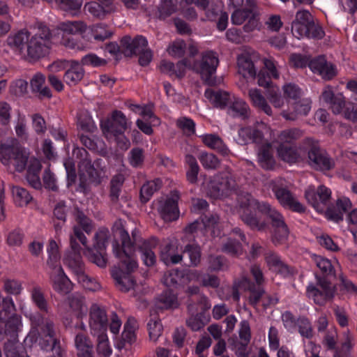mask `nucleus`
Listing matches in <instances>:
<instances>
[{
    "mask_svg": "<svg viewBox=\"0 0 357 357\" xmlns=\"http://www.w3.org/2000/svg\"><path fill=\"white\" fill-rule=\"evenodd\" d=\"M238 213L242 221L250 228L259 231L264 230L267 227V223L264 220L253 213V211H257L260 213L266 215L271 222L273 228L271 241L275 245L284 244L289 234V230L284 221L283 215L268 202L259 201L253 197L250 194L241 195L238 198Z\"/></svg>",
    "mask_w": 357,
    "mask_h": 357,
    "instance_id": "1",
    "label": "nucleus"
},
{
    "mask_svg": "<svg viewBox=\"0 0 357 357\" xmlns=\"http://www.w3.org/2000/svg\"><path fill=\"white\" fill-rule=\"evenodd\" d=\"M119 237L121 242V248L117 243L113 244V251L121 263L126 266L128 272L133 271L137 267V261L134 253L138 249L142 253V257L147 266H153L155 262V255L152 249L158 245V239L151 238L148 240L142 238L138 230L132 231V237L128 231L121 228L119 229Z\"/></svg>",
    "mask_w": 357,
    "mask_h": 357,
    "instance_id": "2",
    "label": "nucleus"
},
{
    "mask_svg": "<svg viewBox=\"0 0 357 357\" xmlns=\"http://www.w3.org/2000/svg\"><path fill=\"white\" fill-rule=\"evenodd\" d=\"M28 153L16 139L0 144V161L8 169L22 172L26 168Z\"/></svg>",
    "mask_w": 357,
    "mask_h": 357,
    "instance_id": "3",
    "label": "nucleus"
},
{
    "mask_svg": "<svg viewBox=\"0 0 357 357\" xmlns=\"http://www.w3.org/2000/svg\"><path fill=\"white\" fill-rule=\"evenodd\" d=\"M291 32L297 38L321 39L325 33L321 26L316 24L311 13L306 10H298L291 24Z\"/></svg>",
    "mask_w": 357,
    "mask_h": 357,
    "instance_id": "4",
    "label": "nucleus"
},
{
    "mask_svg": "<svg viewBox=\"0 0 357 357\" xmlns=\"http://www.w3.org/2000/svg\"><path fill=\"white\" fill-rule=\"evenodd\" d=\"M130 124L131 122L128 121L121 111L114 110L112 113L110 119L101 123V128L107 139L116 142L121 139L123 144L121 148L127 149L130 143L124 137L123 133Z\"/></svg>",
    "mask_w": 357,
    "mask_h": 357,
    "instance_id": "5",
    "label": "nucleus"
},
{
    "mask_svg": "<svg viewBox=\"0 0 357 357\" xmlns=\"http://www.w3.org/2000/svg\"><path fill=\"white\" fill-rule=\"evenodd\" d=\"M237 189L235 178L230 172H221L215 175L206 184V193L213 199H222L229 196Z\"/></svg>",
    "mask_w": 357,
    "mask_h": 357,
    "instance_id": "6",
    "label": "nucleus"
},
{
    "mask_svg": "<svg viewBox=\"0 0 357 357\" xmlns=\"http://www.w3.org/2000/svg\"><path fill=\"white\" fill-rule=\"evenodd\" d=\"M52 34L45 24L39 23L37 31L29 38L27 45V55L33 59L45 56L48 52L52 44Z\"/></svg>",
    "mask_w": 357,
    "mask_h": 357,
    "instance_id": "7",
    "label": "nucleus"
},
{
    "mask_svg": "<svg viewBox=\"0 0 357 357\" xmlns=\"http://www.w3.org/2000/svg\"><path fill=\"white\" fill-rule=\"evenodd\" d=\"M181 14L190 20L197 17L195 8L191 6L192 4L204 12L206 19L208 20H214L220 11L219 6L211 0H181Z\"/></svg>",
    "mask_w": 357,
    "mask_h": 357,
    "instance_id": "8",
    "label": "nucleus"
},
{
    "mask_svg": "<svg viewBox=\"0 0 357 357\" xmlns=\"http://www.w3.org/2000/svg\"><path fill=\"white\" fill-rule=\"evenodd\" d=\"M317 284H308L306 289V295L319 305H323L328 300L333 298L335 288L330 281L324 277L316 275Z\"/></svg>",
    "mask_w": 357,
    "mask_h": 357,
    "instance_id": "9",
    "label": "nucleus"
},
{
    "mask_svg": "<svg viewBox=\"0 0 357 357\" xmlns=\"http://www.w3.org/2000/svg\"><path fill=\"white\" fill-rule=\"evenodd\" d=\"M219 60L216 54L211 51L206 52L202 54V59L195 62L192 68L200 75L202 80L208 85L215 84V74Z\"/></svg>",
    "mask_w": 357,
    "mask_h": 357,
    "instance_id": "10",
    "label": "nucleus"
},
{
    "mask_svg": "<svg viewBox=\"0 0 357 357\" xmlns=\"http://www.w3.org/2000/svg\"><path fill=\"white\" fill-rule=\"evenodd\" d=\"M303 144L310 147L308 151L309 165L316 170L328 171L333 169L335 162L328 155L321 149L312 138H306Z\"/></svg>",
    "mask_w": 357,
    "mask_h": 357,
    "instance_id": "11",
    "label": "nucleus"
},
{
    "mask_svg": "<svg viewBox=\"0 0 357 357\" xmlns=\"http://www.w3.org/2000/svg\"><path fill=\"white\" fill-rule=\"evenodd\" d=\"M260 11L245 7L235 10L231 16V20L235 25H241L245 23L243 26V31L250 33L260 29Z\"/></svg>",
    "mask_w": 357,
    "mask_h": 357,
    "instance_id": "12",
    "label": "nucleus"
},
{
    "mask_svg": "<svg viewBox=\"0 0 357 357\" xmlns=\"http://www.w3.org/2000/svg\"><path fill=\"white\" fill-rule=\"evenodd\" d=\"M180 198L178 191L171 192L170 196L158 201L157 211L166 222L176 220L179 217L178 201Z\"/></svg>",
    "mask_w": 357,
    "mask_h": 357,
    "instance_id": "13",
    "label": "nucleus"
},
{
    "mask_svg": "<svg viewBox=\"0 0 357 357\" xmlns=\"http://www.w3.org/2000/svg\"><path fill=\"white\" fill-rule=\"evenodd\" d=\"M305 195L309 204L317 211L323 212L331 198V191L324 185H320L317 189L310 186L306 190Z\"/></svg>",
    "mask_w": 357,
    "mask_h": 357,
    "instance_id": "14",
    "label": "nucleus"
},
{
    "mask_svg": "<svg viewBox=\"0 0 357 357\" xmlns=\"http://www.w3.org/2000/svg\"><path fill=\"white\" fill-rule=\"evenodd\" d=\"M85 13L93 18L104 20L117 10L115 0H95L87 2L84 6Z\"/></svg>",
    "mask_w": 357,
    "mask_h": 357,
    "instance_id": "15",
    "label": "nucleus"
},
{
    "mask_svg": "<svg viewBox=\"0 0 357 357\" xmlns=\"http://www.w3.org/2000/svg\"><path fill=\"white\" fill-rule=\"evenodd\" d=\"M107 315L105 308L93 303L89 308V328L92 335L105 333L107 326Z\"/></svg>",
    "mask_w": 357,
    "mask_h": 357,
    "instance_id": "16",
    "label": "nucleus"
},
{
    "mask_svg": "<svg viewBox=\"0 0 357 357\" xmlns=\"http://www.w3.org/2000/svg\"><path fill=\"white\" fill-rule=\"evenodd\" d=\"M271 189L276 199L283 207L298 213L305 211V206L288 189L280 187L275 183H273Z\"/></svg>",
    "mask_w": 357,
    "mask_h": 357,
    "instance_id": "17",
    "label": "nucleus"
},
{
    "mask_svg": "<svg viewBox=\"0 0 357 357\" xmlns=\"http://www.w3.org/2000/svg\"><path fill=\"white\" fill-rule=\"evenodd\" d=\"M50 278L53 289L61 294H67L73 289V283L63 272L62 267H51Z\"/></svg>",
    "mask_w": 357,
    "mask_h": 357,
    "instance_id": "18",
    "label": "nucleus"
},
{
    "mask_svg": "<svg viewBox=\"0 0 357 357\" xmlns=\"http://www.w3.org/2000/svg\"><path fill=\"white\" fill-rule=\"evenodd\" d=\"M352 204L349 198L340 197L335 204L328 206L325 211L327 219L339 222L343 220L344 214L351 210Z\"/></svg>",
    "mask_w": 357,
    "mask_h": 357,
    "instance_id": "19",
    "label": "nucleus"
},
{
    "mask_svg": "<svg viewBox=\"0 0 357 357\" xmlns=\"http://www.w3.org/2000/svg\"><path fill=\"white\" fill-rule=\"evenodd\" d=\"M147 45V40L142 36H137L133 39L126 36L121 39V53L126 56H132L142 52Z\"/></svg>",
    "mask_w": 357,
    "mask_h": 357,
    "instance_id": "20",
    "label": "nucleus"
},
{
    "mask_svg": "<svg viewBox=\"0 0 357 357\" xmlns=\"http://www.w3.org/2000/svg\"><path fill=\"white\" fill-rule=\"evenodd\" d=\"M311 109V100L302 98L294 101L287 110L281 112V116L286 120L295 121L301 116H307Z\"/></svg>",
    "mask_w": 357,
    "mask_h": 357,
    "instance_id": "21",
    "label": "nucleus"
},
{
    "mask_svg": "<svg viewBox=\"0 0 357 357\" xmlns=\"http://www.w3.org/2000/svg\"><path fill=\"white\" fill-rule=\"evenodd\" d=\"M309 67L314 73H318L326 80L332 79L337 73L336 66L328 62L324 56H319L310 61Z\"/></svg>",
    "mask_w": 357,
    "mask_h": 357,
    "instance_id": "22",
    "label": "nucleus"
},
{
    "mask_svg": "<svg viewBox=\"0 0 357 357\" xmlns=\"http://www.w3.org/2000/svg\"><path fill=\"white\" fill-rule=\"evenodd\" d=\"M75 264L74 272L77 280L85 288L92 291H96L101 288L100 284L94 278L87 275L83 268V263L79 256L73 261Z\"/></svg>",
    "mask_w": 357,
    "mask_h": 357,
    "instance_id": "23",
    "label": "nucleus"
},
{
    "mask_svg": "<svg viewBox=\"0 0 357 357\" xmlns=\"http://www.w3.org/2000/svg\"><path fill=\"white\" fill-rule=\"evenodd\" d=\"M227 112L233 117L244 120L250 117L251 110L245 100L233 95L227 108Z\"/></svg>",
    "mask_w": 357,
    "mask_h": 357,
    "instance_id": "24",
    "label": "nucleus"
},
{
    "mask_svg": "<svg viewBox=\"0 0 357 357\" xmlns=\"http://www.w3.org/2000/svg\"><path fill=\"white\" fill-rule=\"evenodd\" d=\"M258 59V54L255 52L250 55L243 54L238 56L237 61L238 72L245 77H255L257 70L255 63Z\"/></svg>",
    "mask_w": 357,
    "mask_h": 357,
    "instance_id": "25",
    "label": "nucleus"
},
{
    "mask_svg": "<svg viewBox=\"0 0 357 357\" xmlns=\"http://www.w3.org/2000/svg\"><path fill=\"white\" fill-rule=\"evenodd\" d=\"M66 302L71 313L77 319H82L86 317L88 307L86 299L83 296L79 294H73L67 298Z\"/></svg>",
    "mask_w": 357,
    "mask_h": 357,
    "instance_id": "26",
    "label": "nucleus"
},
{
    "mask_svg": "<svg viewBox=\"0 0 357 357\" xmlns=\"http://www.w3.org/2000/svg\"><path fill=\"white\" fill-rule=\"evenodd\" d=\"M205 97L216 107L227 109L232 98V94L218 89H206Z\"/></svg>",
    "mask_w": 357,
    "mask_h": 357,
    "instance_id": "27",
    "label": "nucleus"
},
{
    "mask_svg": "<svg viewBox=\"0 0 357 357\" xmlns=\"http://www.w3.org/2000/svg\"><path fill=\"white\" fill-rule=\"evenodd\" d=\"M75 346L78 357H93V344L88 335L77 333L75 337Z\"/></svg>",
    "mask_w": 357,
    "mask_h": 357,
    "instance_id": "28",
    "label": "nucleus"
},
{
    "mask_svg": "<svg viewBox=\"0 0 357 357\" xmlns=\"http://www.w3.org/2000/svg\"><path fill=\"white\" fill-rule=\"evenodd\" d=\"M138 328L137 320L133 317H129L124 325L121 340L118 343L117 348L121 349L126 347V344L130 345L136 340L135 331Z\"/></svg>",
    "mask_w": 357,
    "mask_h": 357,
    "instance_id": "29",
    "label": "nucleus"
},
{
    "mask_svg": "<svg viewBox=\"0 0 357 357\" xmlns=\"http://www.w3.org/2000/svg\"><path fill=\"white\" fill-rule=\"evenodd\" d=\"M248 96L254 107L261 112H263L268 116H271L273 115V109L271 105L268 104L266 98L264 96L259 89H249Z\"/></svg>",
    "mask_w": 357,
    "mask_h": 357,
    "instance_id": "30",
    "label": "nucleus"
},
{
    "mask_svg": "<svg viewBox=\"0 0 357 357\" xmlns=\"http://www.w3.org/2000/svg\"><path fill=\"white\" fill-rule=\"evenodd\" d=\"M29 40V31L21 30L13 35L9 36L7 38V44L14 51L22 54L25 50L26 51Z\"/></svg>",
    "mask_w": 357,
    "mask_h": 357,
    "instance_id": "31",
    "label": "nucleus"
},
{
    "mask_svg": "<svg viewBox=\"0 0 357 357\" xmlns=\"http://www.w3.org/2000/svg\"><path fill=\"white\" fill-rule=\"evenodd\" d=\"M204 229L202 225L200 224V220H197L183 229V236L181 241L183 243H192L195 242L197 238L201 239L206 235Z\"/></svg>",
    "mask_w": 357,
    "mask_h": 357,
    "instance_id": "32",
    "label": "nucleus"
},
{
    "mask_svg": "<svg viewBox=\"0 0 357 357\" xmlns=\"http://www.w3.org/2000/svg\"><path fill=\"white\" fill-rule=\"evenodd\" d=\"M176 247L170 242H165L160 246V260L166 265L176 264L182 261L183 256L176 253Z\"/></svg>",
    "mask_w": 357,
    "mask_h": 357,
    "instance_id": "33",
    "label": "nucleus"
},
{
    "mask_svg": "<svg viewBox=\"0 0 357 357\" xmlns=\"http://www.w3.org/2000/svg\"><path fill=\"white\" fill-rule=\"evenodd\" d=\"M258 162L264 169L270 170L275 167V160L273 155L272 146L270 143H265L259 148Z\"/></svg>",
    "mask_w": 357,
    "mask_h": 357,
    "instance_id": "34",
    "label": "nucleus"
},
{
    "mask_svg": "<svg viewBox=\"0 0 357 357\" xmlns=\"http://www.w3.org/2000/svg\"><path fill=\"white\" fill-rule=\"evenodd\" d=\"M45 77L40 73L35 74L30 80L31 88L33 92L37 93L40 98H51L52 93L50 89L44 86Z\"/></svg>",
    "mask_w": 357,
    "mask_h": 357,
    "instance_id": "35",
    "label": "nucleus"
},
{
    "mask_svg": "<svg viewBox=\"0 0 357 357\" xmlns=\"http://www.w3.org/2000/svg\"><path fill=\"white\" fill-rule=\"evenodd\" d=\"M84 73L82 65L72 60L70 61V68L64 74L63 80L68 85H75L83 78Z\"/></svg>",
    "mask_w": 357,
    "mask_h": 357,
    "instance_id": "36",
    "label": "nucleus"
},
{
    "mask_svg": "<svg viewBox=\"0 0 357 357\" xmlns=\"http://www.w3.org/2000/svg\"><path fill=\"white\" fill-rule=\"evenodd\" d=\"M278 157L283 161L288 163H296L299 162L302 157L298 150L291 145L279 144L277 146Z\"/></svg>",
    "mask_w": 357,
    "mask_h": 357,
    "instance_id": "37",
    "label": "nucleus"
},
{
    "mask_svg": "<svg viewBox=\"0 0 357 357\" xmlns=\"http://www.w3.org/2000/svg\"><path fill=\"white\" fill-rule=\"evenodd\" d=\"M122 268H125L127 273L122 272L121 271H113L112 275L116 281L117 287L123 292L128 291L132 289L135 284L134 280L132 276L129 274L126 270V266L121 263Z\"/></svg>",
    "mask_w": 357,
    "mask_h": 357,
    "instance_id": "38",
    "label": "nucleus"
},
{
    "mask_svg": "<svg viewBox=\"0 0 357 357\" xmlns=\"http://www.w3.org/2000/svg\"><path fill=\"white\" fill-rule=\"evenodd\" d=\"M266 262L269 268L277 272L283 276H287L291 274L289 267L284 264L280 257L274 252H268L265 257Z\"/></svg>",
    "mask_w": 357,
    "mask_h": 357,
    "instance_id": "39",
    "label": "nucleus"
},
{
    "mask_svg": "<svg viewBox=\"0 0 357 357\" xmlns=\"http://www.w3.org/2000/svg\"><path fill=\"white\" fill-rule=\"evenodd\" d=\"M21 319V316L13 314L10 317L8 316L4 322H1L4 324L5 329L3 332L0 330V340L3 339V334H9L10 335V339H14V337L17 339V333L20 330V327L22 326Z\"/></svg>",
    "mask_w": 357,
    "mask_h": 357,
    "instance_id": "40",
    "label": "nucleus"
},
{
    "mask_svg": "<svg viewBox=\"0 0 357 357\" xmlns=\"http://www.w3.org/2000/svg\"><path fill=\"white\" fill-rule=\"evenodd\" d=\"M241 284L243 286H248V290L250 292L248 301L251 305L256 307L260 301H262L265 291L261 286H257L246 278L242 279Z\"/></svg>",
    "mask_w": 357,
    "mask_h": 357,
    "instance_id": "41",
    "label": "nucleus"
},
{
    "mask_svg": "<svg viewBox=\"0 0 357 357\" xmlns=\"http://www.w3.org/2000/svg\"><path fill=\"white\" fill-rule=\"evenodd\" d=\"M202 139L203 143L208 147L216 150L221 155L226 156L229 153V150L223 143L222 139L214 134H208L202 135Z\"/></svg>",
    "mask_w": 357,
    "mask_h": 357,
    "instance_id": "42",
    "label": "nucleus"
},
{
    "mask_svg": "<svg viewBox=\"0 0 357 357\" xmlns=\"http://www.w3.org/2000/svg\"><path fill=\"white\" fill-rule=\"evenodd\" d=\"M354 337L349 331L343 333V340L339 347H335L333 357H352L351 351L354 347Z\"/></svg>",
    "mask_w": 357,
    "mask_h": 357,
    "instance_id": "43",
    "label": "nucleus"
},
{
    "mask_svg": "<svg viewBox=\"0 0 357 357\" xmlns=\"http://www.w3.org/2000/svg\"><path fill=\"white\" fill-rule=\"evenodd\" d=\"M87 26L83 21H67L59 24V29L63 35H77L84 33Z\"/></svg>",
    "mask_w": 357,
    "mask_h": 357,
    "instance_id": "44",
    "label": "nucleus"
},
{
    "mask_svg": "<svg viewBox=\"0 0 357 357\" xmlns=\"http://www.w3.org/2000/svg\"><path fill=\"white\" fill-rule=\"evenodd\" d=\"M303 135V132L299 128L286 129L278 135L276 142L279 144H291Z\"/></svg>",
    "mask_w": 357,
    "mask_h": 357,
    "instance_id": "45",
    "label": "nucleus"
},
{
    "mask_svg": "<svg viewBox=\"0 0 357 357\" xmlns=\"http://www.w3.org/2000/svg\"><path fill=\"white\" fill-rule=\"evenodd\" d=\"M124 181L125 177L121 174L114 176L111 179L109 197L113 204H116L119 202Z\"/></svg>",
    "mask_w": 357,
    "mask_h": 357,
    "instance_id": "46",
    "label": "nucleus"
},
{
    "mask_svg": "<svg viewBox=\"0 0 357 357\" xmlns=\"http://www.w3.org/2000/svg\"><path fill=\"white\" fill-rule=\"evenodd\" d=\"M238 135L244 143H260L263 138L262 132L253 127L241 128L238 130Z\"/></svg>",
    "mask_w": 357,
    "mask_h": 357,
    "instance_id": "47",
    "label": "nucleus"
},
{
    "mask_svg": "<svg viewBox=\"0 0 357 357\" xmlns=\"http://www.w3.org/2000/svg\"><path fill=\"white\" fill-rule=\"evenodd\" d=\"M77 239L79 240L84 247H87V238L82 232V229H81L79 226H74L73 234H71L70 236V244L72 250L75 254V260L77 259V256L80 257L79 255L80 246L76 241Z\"/></svg>",
    "mask_w": 357,
    "mask_h": 357,
    "instance_id": "48",
    "label": "nucleus"
},
{
    "mask_svg": "<svg viewBox=\"0 0 357 357\" xmlns=\"http://www.w3.org/2000/svg\"><path fill=\"white\" fill-rule=\"evenodd\" d=\"M162 185V181L156 178L144 183L140 190L141 201L144 203L147 202L153 195L158 191Z\"/></svg>",
    "mask_w": 357,
    "mask_h": 357,
    "instance_id": "49",
    "label": "nucleus"
},
{
    "mask_svg": "<svg viewBox=\"0 0 357 357\" xmlns=\"http://www.w3.org/2000/svg\"><path fill=\"white\" fill-rule=\"evenodd\" d=\"M185 161L188 169L186 172V178L189 183L194 184L197 181V176L199 172V167L196 158L190 155L187 154L185 157Z\"/></svg>",
    "mask_w": 357,
    "mask_h": 357,
    "instance_id": "50",
    "label": "nucleus"
},
{
    "mask_svg": "<svg viewBox=\"0 0 357 357\" xmlns=\"http://www.w3.org/2000/svg\"><path fill=\"white\" fill-rule=\"evenodd\" d=\"M12 194L14 202L19 206H26L33 199L29 191L20 186H13L12 188Z\"/></svg>",
    "mask_w": 357,
    "mask_h": 357,
    "instance_id": "51",
    "label": "nucleus"
},
{
    "mask_svg": "<svg viewBox=\"0 0 357 357\" xmlns=\"http://www.w3.org/2000/svg\"><path fill=\"white\" fill-rule=\"evenodd\" d=\"M97 336V353L100 357H110L112 354L107 335L105 333L96 334Z\"/></svg>",
    "mask_w": 357,
    "mask_h": 357,
    "instance_id": "52",
    "label": "nucleus"
},
{
    "mask_svg": "<svg viewBox=\"0 0 357 357\" xmlns=\"http://www.w3.org/2000/svg\"><path fill=\"white\" fill-rule=\"evenodd\" d=\"M159 307L174 309L178 306L177 296L170 289L165 291L158 298Z\"/></svg>",
    "mask_w": 357,
    "mask_h": 357,
    "instance_id": "53",
    "label": "nucleus"
},
{
    "mask_svg": "<svg viewBox=\"0 0 357 357\" xmlns=\"http://www.w3.org/2000/svg\"><path fill=\"white\" fill-rule=\"evenodd\" d=\"M147 329L150 340L155 342L162 333V325L156 315H151L147 324Z\"/></svg>",
    "mask_w": 357,
    "mask_h": 357,
    "instance_id": "54",
    "label": "nucleus"
},
{
    "mask_svg": "<svg viewBox=\"0 0 357 357\" xmlns=\"http://www.w3.org/2000/svg\"><path fill=\"white\" fill-rule=\"evenodd\" d=\"M188 310L191 316L186 320V324L192 331H197L202 328L204 326V322L201 319V314L197 313V309H196L194 304H189Z\"/></svg>",
    "mask_w": 357,
    "mask_h": 357,
    "instance_id": "55",
    "label": "nucleus"
},
{
    "mask_svg": "<svg viewBox=\"0 0 357 357\" xmlns=\"http://www.w3.org/2000/svg\"><path fill=\"white\" fill-rule=\"evenodd\" d=\"M31 300L37 307L41 312L48 313V303L41 288L39 287H34L31 291Z\"/></svg>",
    "mask_w": 357,
    "mask_h": 357,
    "instance_id": "56",
    "label": "nucleus"
},
{
    "mask_svg": "<svg viewBox=\"0 0 357 357\" xmlns=\"http://www.w3.org/2000/svg\"><path fill=\"white\" fill-rule=\"evenodd\" d=\"M184 253L188 255L191 266H197L201 261V248L197 243H188L183 250Z\"/></svg>",
    "mask_w": 357,
    "mask_h": 357,
    "instance_id": "57",
    "label": "nucleus"
},
{
    "mask_svg": "<svg viewBox=\"0 0 357 357\" xmlns=\"http://www.w3.org/2000/svg\"><path fill=\"white\" fill-rule=\"evenodd\" d=\"M296 326L300 335L305 338L312 339L314 335L311 321L305 317H299L296 320Z\"/></svg>",
    "mask_w": 357,
    "mask_h": 357,
    "instance_id": "58",
    "label": "nucleus"
},
{
    "mask_svg": "<svg viewBox=\"0 0 357 357\" xmlns=\"http://www.w3.org/2000/svg\"><path fill=\"white\" fill-rule=\"evenodd\" d=\"M198 159L203 167L206 169H216L220 164L219 159L211 153L202 152L198 155Z\"/></svg>",
    "mask_w": 357,
    "mask_h": 357,
    "instance_id": "59",
    "label": "nucleus"
},
{
    "mask_svg": "<svg viewBox=\"0 0 357 357\" xmlns=\"http://www.w3.org/2000/svg\"><path fill=\"white\" fill-rule=\"evenodd\" d=\"M48 259L47 261V266L54 267L60 266L59 259L60 255L59 253V246L54 240H50L47 246Z\"/></svg>",
    "mask_w": 357,
    "mask_h": 357,
    "instance_id": "60",
    "label": "nucleus"
},
{
    "mask_svg": "<svg viewBox=\"0 0 357 357\" xmlns=\"http://www.w3.org/2000/svg\"><path fill=\"white\" fill-rule=\"evenodd\" d=\"M82 155H84L79 162V170L82 174H86L89 177H93L96 173V169L94 168L91 160L88 157V153L85 149L80 151Z\"/></svg>",
    "mask_w": 357,
    "mask_h": 357,
    "instance_id": "61",
    "label": "nucleus"
},
{
    "mask_svg": "<svg viewBox=\"0 0 357 357\" xmlns=\"http://www.w3.org/2000/svg\"><path fill=\"white\" fill-rule=\"evenodd\" d=\"M110 233L108 229L105 227L100 228L94 236V248L96 250H104L107 245Z\"/></svg>",
    "mask_w": 357,
    "mask_h": 357,
    "instance_id": "62",
    "label": "nucleus"
},
{
    "mask_svg": "<svg viewBox=\"0 0 357 357\" xmlns=\"http://www.w3.org/2000/svg\"><path fill=\"white\" fill-rule=\"evenodd\" d=\"M312 259L317 268L324 275L335 274L334 267L329 259L319 255H314Z\"/></svg>",
    "mask_w": 357,
    "mask_h": 357,
    "instance_id": "63",
    "label": "nucleus"
},
{
    "mask_svg": "<svg viewBox=\"0 0 357 357\" xmlns=\"http://www.w3.org/2000/svg\"><path fill=\"white\" fill-rule=\"evenodd\" d=\"M56 6L62 10L75 14L82 6V0H54Z\"/></svg>",
    "mask_w": 357,
    "mask_h": 357,
    "instance_id": "64",
    "label": "nucleus"
}]
</instances>
